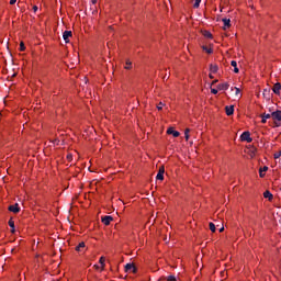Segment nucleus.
<instances>
[{"mask_svg":"<svg viewBox=\"0 0 281 281\" xmlns=\"http://www.w3.org/2000/svg\"><path fill=\"white\" fill-rule=\"evenodd\" d=\"M209 227H210V229H211V232H216V225H214V223H210V225H209Z\"/></svg>","mask_w":281,"mask_h":281,"instance_id":"nucleus-21","label":"nucleus"},{"mask_svg":"<svg viewBox=\"0 0 281 281\" xmlns=\"http://www.w3.org/2000/svg\"><path fill=\"white\" fill-rule=\"evenodd\" d=\"M210 71H211V74H216V71H218V66L217 65H211L210 66Z\"/></svg>","mask_w":281,"mask_h":281,"instance_id":"nucleus-18","label":"nucleus"},{"mask_svg":"<svg viewBox=\"0 0 281 281\" xmlns=\"http://www.w3.org/2000/svg\"><path fill=\"white\" fill-rule=\"evenodd\" d=\"M131 65H133V63H131V60H127V61H126L125 69H131Z\"/></svg>","mask_w":281,"mask_h":281,"instance_id":"nucleus-28","label":"nucleus"},{"mask_svg":"<svg viewBox=\"0 0 281 281\" xmlns=\"http://www.w3.org/2000/svg\"><path fill=\"white\" fill-rule=\"evenodd\" d=\"M234 89H235V95H240V89L237 87H235Z\"/></svg>","mask_w":281,"mask_h":281,"instance_id":"nucleus-29","label":"nucleus"},{"mask_svg":"<svg viewBox=\"0 0 281 281\" xmlns=\"http://www.w3.org/2000/svg\"><path fill=\"white\" fill-rule=\"evenodd\" d=\"M164 172H166V168H164V166H161L158 170V173L164 176Z\"/></svg>","mask_w":281,"mask_h":281,"instance_id":"nucleus-25","label":"nucleus"},{"mask_svg":"<svg viewBox=\"0 0 281 281\" xmlns=\"http://www.w3.org/2000/svg\"><path fill=\"white\" fill-rule=\"evenodd\" d=\"M91 2H92L93 4H95V3H98V0H91Z\"/></svg>","mask_w":281,"mask_h":281,"instance_id":"nucleus-39","label":"nucleus"},{"mask_svg":"<svg viewBox=\"0 0 281 281\" xmlns=\"http://www.w3.org/2000/svg\"><path fill=\"white\" fill-rule=\"evenodd\" d=\"M9 227L14 228V222L12 218L9 221Z\"/></svg>","mask_w":281,"mask_h":281,"instance_id":"nucleus-31","label":"nucleus"},{"mask_svg":"<svg viewBox=\"0 0 281 281\" xmlns=\"http://www.w3.org/2000/svg\"><path fill=\"white\" fill-rule=\"evenodd\" d=\"M262 95L266 100H271V88L263 89Z\"/></svg>","mask_w":281,"mask_h":281,"instance_id":"nucleus-7","label":"nucleus"},{"mask_svg":"<svg viewBox=\"0 0 281 281\" xmlns=\"http://www.w3.org/2000/svg\"><path fill=\"white\" fill-rule=\"evenodd\" d=\"M157 109H158V111H161V109H164V104L160 102V103L157 105Z\"/></svg>","mask_w":281,"mask_h":281,"instance_id":"nucleus-34","label":"nucleus"},{"mask_svg":"<svg viewBox=\"0 0 281 281\" xmlns=\"http://www.w3.org/2000/svg\"><path fill=\"white\" fill-rule=\"evenodd\" d=\"M217 89H218V91H227V89H229V83H227V82L220 83V85H217Z\"/></svg>","mask_w":281,"mask_h":281,"instance_id":"nucleus-8","label":"nucleus"},{"mask_svg":"<svg viewBox=\"0 0 281 281\" xmlns=\"http://www.w3.org/2000/svg\"><path fill=\"white\" fill-rule=\"evenodd\" d=\"M16 3V0H10V5H14Z\"/></svg>","mask_w":281,"mask_h":281,"instance_id":"nucleus-37","label":"nucleus"},{"mask_svg":"<svg viewBox=\"0 0 281 281\" xmlns=\"http://www.w3.org/2000/svg\"><path fill=\"white\" fill-rule=\"evenodd\" d=\"M211 93H213V95H216V93H218V90L217 89H211Z\"/></svg>","mask_w":281,"mask_h":281,"instance_id":"nucleus-33","label":"nucleus"},{"mask_svg":"<svg viewBox=\"0 0 281 281\" xmlns=\"http://www.w3.org/2000/svg\"><path fill=\"white\" fill-rule=\"evenodd\" d=\"M271 117H272V120H274L277 122H281V111L277 110V111L272 112Z\"/></svg>","mask_w":281,"mask_h":281,"instance_id":"nucleus-4","label":"nucleus"},{"mask_svg":"<svg viewBox=\"0 0 281 281\" xmlns=\"http://www.w3.org/2000/svg\"><path fill=\"white\" fill-rule=\"evenodd\" d=\"M20 52H25V44L23 42L20 44Z\"/></svg>","mask_w":281,"mask_h":281,"instance_id":"nucleus-26","label":"nucleus"},{"mask_svg":"<svg viewBox=\"0 0 281 281\" xmlns=\"http://www.w3.org/2000/svg\"><path fill=\"white\" fill-rule=\"evenodd\" d=\"M240 139H241V142H247L248 144H251L254 142V138H251V133H249V132H244L240 135Z\"/></svg>","mask_w":281,"mask_h":281,"instance_id":"nucleus-1","label":"nucleus"},{"mask_svg":"<svg viewBox=\"0 0 281 281\" xmlns=\"http://www.w3.org/2000/svg\"><path fill=\"white\" fill-rule=\"evenodd\" d=\"M261 117H265L266 120H270V117H272V116H271V114H262Z\"/></svg>","mask_w":281,"mask_h":281,"instance_id":"nucleus-30","label":"nucleus"},{"mask_svg":"<svg viewBox=\"0 0 281 281\" xmlns=\"http://www.w3.org/2000/svg\"><path fill=\"white\" fill-rule=\"evenodd\" d=\"M14 76H16V74H13V78H14Z\"/></svg>","mask_w":281,"mask_h":281,"instance_id":"nucleus-43","label":"nucleus"},{"mask_svg":"<svg viewBox=\"0 0 281 281\" xmlns=\"http://www.w3.org/2000/svg\"><path fill=\"white\" fill-rule=\"evenodd\" d=\"M156 179L158 181H164V173H157Z\"/></svg>","mask_w":281,"mask_h":281,"instance_id":"nucleus-22","label":"nucleus"},{"mask_svg":"<svg viewBox=\"0 0 281 281\" xmlns=\"http://www.w3.org/2000/svg\"><path fill=\"white\" fill-rule=\"evenodd\" d=\"M263 198L269 199L270 201L273 200V194L270 191L263 192Z\"/></svg>","mask_w":281,"mask_h":281,"instance_id":"nucleus-15","label":"nucleus"},{"mask_svg":"<svg viewBox=\"0 0 281 281\" xmlns=\"http://www.w3.org/2000/svg\"><path fill=\"white\" fill-rule=\"evenodd\" d=\"M262 120H261V124H267V119L265 116H261Z\"/></svg>","mask_w":281,"mask_h":281,"instance_id":"nucleus-35","label":"nucleus"},{"mask_svg":"<svg viewBox=\"0 0 281 281\" xmlns=\"http://www.w3.org/2000/svg\"><path fill=\"white\" fill-rule=\"evenodd\" d=\"M267 170H269V167L267 166L259 169V177H261V179L265 177V173L267 172Z\"/></svg>","mask_w":281,"mask_h":281,"instance_id":"nucleus-14","label":"nucleus"},{"mask_svg":"<svg viewBox=\"0 0 281 281\" xmlns=\"http://www.w3.org/2000/svg\"><path fill=\"white\" fill-rule=\"evenodd\" d=\"M167 281H177V277L170 274L169 277H167Z\"/></svg>","mask_w":281,"mask_h":281,"instance_id":"nucleus-23","label":"nucleus"},{"mask_svg":"<svg viewBox=\"0 0 281 281\" xmlns=\"http://www.w3.org/2000/svg\"><path fill=\"white\" fill-rule=\"evenodd\" d=\"M223 23H224V30H227L228 27H232V20L224 18L222 19Z\"/></svg>","mask_w":281,"mask_h":281,"instance_id":"nucleus-10","label":"nucleus"},{"mask_svg":"<svg viewBox=\"0 0 281 281\" xmlns=\"http://www.w3.org/2000/svg\"><path fill=\"white\" fill-rule=\"evenodd\" d=\"M125 271L126 273H137V268L133 263H126Z\"/></svg>","mask_w":281,"mask_h":281,"instance_id":"nucleus-2","label":"nucleus"},{"mask_svg":"<svg viewBox=\"0 0 281 281\" xmlns=\"http://www.w3.org/2000/svg\"><path fill=\"white\" fill-rule=\"evenodd\" d=\"M226 115H234V105L225 106Z\"/></svg>","mask_w":281,"mask_h":281,"instance_id":"nucleus-11","label":"nucleus"},{"mask_svg":"<svg viewBox=\"0 0 281 281\" xmlns=\"http://www.w3.org/2000/svg\"><path fill=\"white\" fill-rule=\"evenodd\" d=\"M201 5V0H195L193 8H199Z\"/></svg>","mask_w":281,"mask_h":281,"instance_id":"nucleus-27","label":"nucleus"},{"mask_svg":"<svg viewBox=\"0 0 281 281\" xmlns=\"http://www.w3.org/2000/svg\"><path fill=\"white\" fill-rule=\"evenodd\" d=\"M14 232H16V229L14 227L11 228V233L14 234Z\"/></svg>","mask_w":281,"mask_h":281,"instance_id":"nucleus-38","label":"nucleus"},{"mask_svg":"<svg viewBox=\"0 0 281 281\" xmlns=\"http://www.w3.org/2000/svg\"><path fill=\"white\" fill-rule=\"evenodd\" d=\"M210 78H211V79H213V78H214V76L210 75Z\"/></svg>","mask_w":281,"mask_h":281,"instance_id":"nucleus-42","label":"nucleus"},{"mask_svg":"<svg viewBox=\"0 0 281 281\" xmlns=\"http://www.w3.org/2000/svg\"><path fill=\"white\" fill-rule=\"evenodd\" d=\"M184 137H186L187 142L190 139V128H187L184 131Z\"/></svg>","mask_w":281,"mask_h":281,"instance_id":"nucleus-20","label":"nucleus"},{"mask_svg":"<svg viewBox=\"0 0 281 281\" xmlns=\"http://www.w3.org/2000/svg\"><path fill=\"white\" fill-rule=\"evenodd\" d=\"M33 12H38V7L37 5L33 7Z\"/></svg>","mask_w":281,"mask_h":281,"instance_id":"nucleus-36","label":"nucleus"},{"mask_svg":"<svg viewBox=\"0 0 281 281\" xmlns=\"http://www.w3.org/2000/svg\"><path fill=\"white\" fill-rule=\"evenodd\" d=\"M232 67H234V74H239V69H238V63H236V60H232L231 61Z\"/></svg>","mask_w":281,"mask_h":281,"instance_id":"nucleus-13","label":"nucleus"},{"mask_svg":"<svg viewBox=\"0 0 281 281\" xmlns=\"http://www.w3.org/2000/svg\"><path fill=\"white\" fill-rule=\"evenodd\" d=\"M9 212H13V214H19L21 212V207H19V203L10 205Z\"/></svg>","mask_w":281,"mask_h":281,"instance_id":"nucleus-3","label":"nucleus"},{"mask_svg":"<svg viewBox=\"0 0 281 281\" xmlns=\"http://www.w3.org/2000/svg\"><path fill=\"white\" fill-rule=\"evenodd\" d=\"M85 241L79 243L78 246H76V251H83L85 250Z\"/></svg>","mask_w":281,"mask_h":281,"instance_id":"nucleus-16","label":"nucleus"},{"mask_svg":"<svg viewBox=\"0 0 281 281\" xmlns=\"http://www.w3.org/2000/svg\"><path fill=\"white\" fill-rule=\"evenodd\" d=\"M273 93H276V95H280V91H281V85L280 82H277L273 88H272Z\"/></svg>","mask_w":281,"mask_h":281,"instance_id":"nucleus-9","label":"nucleus"},{"mask_svg":"<svg viewBox=\"0 0 281 281\" xmlns=\"http://www.w3.org/2000/svg\"><path fill=\"white\" fill-rule=\"evenodd\" d=\"M94 269H100V266H98V265H94Z\"/></svg>","mask_w":281,"mask_h":281,"instance_id":"nucleus-41","label":"nucleus"},{"mask_svg":"<svg viewBox=\"0 0 281 281\" xmlns=\"http://www.w3.org/2000/svg\"><path fill=\"white\" fill-rule=\"evenodd\" d=\"M202 49L206 52V54H212V48H207L206 46H203Z\"/></svg>","mask_w":281,"mask_h":281,"instance_id":"nucleus-24","label":"nucleus"},{"mask_svg":"<svg viewBox=\"0 0 281 281\" xmlns=\"http://www.w3.org/2000/svg\"><path fill=\"white\" fill-rule=\"evenodd\" d=\"M167 134H168V135H172V136H175V137H179V135H180V133L177 132V131H175L172 127H170V128L167 130Z\"/></svg>","mask_w":281,"mask_h":281,"instance_id":"nucleus-12","label":"nucleus"},{"mask_svg":"<svg viewBox=\"0 0 281 281\" xmlns=\"http://www.w3.org/2000/svg\"><path fill=\"white\" fill-rule=\"evenodd\" d=\"M203 36H204L205 38H212V33H211L210 31H204V32H203Z\"/></svg>","mask_w":281,"mask_h":281,"instance_id":"nucleus-19","label":"nucleus"},{"mask_svg":"<svg viewBox=\"0 0 281 281\" xmlns=\"http://www.w3.org/2000/svg\"><path fill=\"white\" fill-rule=\"evenodd\" d=\"M71 36H72L71 31H65L63 33V38H64L65 43H69V38H71Z\"/></svg>","mask_w":281,"mask_h":281,"instance_id":"nucleus-6","label":"nucleus"},{"mask_svg":"<svg viewBox=\"0 0 281 281\" xmlns=\"http://www.w3.org/2000/svg\"><path fill=\"white\" fill-rule=\"evenodd\" d=\"M280 157H281V150L279 153L274 154V159H280Z\"/></svg>","mask_w":281,"mask_h":281,"instance_id":"nucleus-32","label":"nucleus"},{"mask_svg":"<svg viewBox=\"0 0 281 281\" xmlns=\"http://www.w3.org/2000/svg\"><path fill=\"white\" fill-rule=\"evenodd\" d=\"M220 232H225V227L220 228Z\"/></svg>","mask_w":281,"mask_h":281,"instance_id":"nucleus-40","label":"nucleus"},{"mask_svg":"<svg viewBox=\"0 0 281 281\" xmlns=\"http://www.w3.org/2000/svg\"><path fill=\"white\" fill-rule=\"evenodd\" d=\"M104 262H106V259H104V257H101L99 259V263L101 265V271H104V267H105Z\"/></svg>","mask_w":281,"mask_h":281,"instance_id":"nucleus-17","label":"nucleus"},{"mask_svg":"<svg viewBox=\"0 0 281 281\" xmlns=\"http://www.w3.org/2000/svg\"><path fill=\"white\" fill-rule=\"evenodd\" d=\"M103 225H111V222L113 221V216L111 215H105L101 218Z\"/></svg>","mask_w":281,"mask_h":281,"instance_id":"nucleus-5","label":"nucleus"}]
</instances>
